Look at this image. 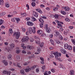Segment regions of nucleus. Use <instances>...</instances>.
Instances as JSON below:
<instances>
[{
	"mask_svg": "<svg viewBox=\"0 0 75 75\" xmlns=\"http://www.w3.org/2000/svg\"><path fill=\"white\" fill-rule=\"evenodd\" d=\"M29 40V38L28 36H25L22 39V42H25V41L27 42Z\"/></svg>",
	"mask_w": 75,
	"mask_h": 75,
	"instance_id": "nucleus-4",
	"label": "nucleus"
},
{
	"mask_svg": "<svg viewBox=\"0 0 75 75\" xmlns=\"http://www.w3.org/2000/svg\"><path fill=\"white\" fill-rule=\"evenodd\" d=\"M40 7L41 8H43V7H45V6L42 4H41L40 6Z\"/></svg>",
	"mask_w": 75,
	"mask_h": 75,
	"instance_id": "nucleus-42",
	"label": "nucleus"
},
{
	"mask_svg": "<svg viewBox=\"0 0 75 75\" xmlns=\"http://www.w3.org/2000/svg\"><path fill=\"white\" fill-rule=\"evenodd\" d=\"M4 3L3 0H0V6L2 4H3Z\"/></svg>",
	"mask_w": 75,
	"mask_h": 75,
	"instance_id": "nucleus-40",
	"label": "nucleus"
},
{
	"mask_svg": "<svg viewBox=\"0 0 75 75\" xmlns=\"http://www.w3.org/2000/svg\"><path fill=\"white\" fill-rule=\"evenodd\" d=\"M64 47H68V44L67 43L65 44H64Z\"/></svg>",
	"mask_w": 75,
	"mask_h": 75,
	"instance_id": "nucleus-47",
	"label": "nucleus"
},
{
	"mask_svg": "<svg viewBox=\"0 0 75 75\" xmlns=\"http://www.w3.org/2000/svg\"><path fill=\"white\" fill-rule=\"evenodd\" d=\"M21 15L23 17H26V16L27 15V14L25 13H22L21 14Z\"/></svg>",
	"mask_w": 75,
	"mask_h": 75,
	"instance_id": "nucleus-35",
	"label": "nucleus"
},
{
	"mask_svg": "<svg viewBox=\"0 0 75 75\" xmlns=\"http://www.w3.org/2000/svg\"><path fill=\"white\" fill-rule=\"evenodd\" d=\"M64 10L67 11H69L70 10V8H69V7L68 6H65L64 8Z\"/></svg>",
	"mask_w": 75,
	"mask_h": 75,
	"instance_id": "nucleus-16",
	"label": "nucleus"
},
{
	"mask_svg": "<svg viewBox=\"0 0 75 75\" xmlns=\"http://www.w3.org/2000/svg\"><path fill=\"white\" fill-rule=\"evenodd\" d=\"M59 67L60 68H63V65L61 64H60L59 66Z\"/></svg>",
	"mask_w": 75,
	"mask_h": 75,
	"instance_id": "nucleus-43",
	"label": "nucleus"
},
{
	"mask_svg": "<svg viewBox=\"0 0 75 75\" xmlns=\"http://www.w3.org/2000/svg\"><path fill=\"white\" fill-rule=\"evenodd\" d=\"M60 12L62 14H63V15H66V12L64 11H63L62 10Z\"/></svg>",
	"mask_w": 75,
	"mask_h": 75,
	"instance_id": "nucleus-17",
	"label": "nucleus"
},
{
	"mask_svg": "<svg viewBox=\"0 0 75 75\" xmlns=\"http://www.w3.org/2000/svg\"><path fill=\"white\" fill-rule=\"evenodd\" d=\"M6 14V13L5 12H3L0 14V15L1 16H4Z\"/></svg>",
	"mask_w": 75,
	"mask_h": 75,
	"instance_id": "nucleus-37",
	"label": "nucleus"
},
{
	"mask_svg": "<svg viewBox=\"0 0 75 75\" xmlns=\"http://www.w3.org/2000/svg\"><path fill=\"white\" fill-rule=\"evenodd\" d=\"M37 20H36V18L34 17H32V19L31 20V21H33V22L34 21H36Z\"/></svg>",
	"mask_w": 75,
	"mask_h": 75,
	"instance_id": "nucleus-23",
	"label": "nucleus"
},
{
	"mask_svg": "<svg viewBox=\"0 0 75 75\" xmlns=\"http://www.w3.org/2000/svg\"><path fill=\"white\" fill-rule=\"evenodd\" d=\"M37 33L41 35L40 37H44L46 35V34L43 32V31L41 30H38L37 31Z\"/></svg>",
	"mask_w": 75,
	"mask_h": 75,
	"instance_id": "nucleus-2",
	"label": "nucleus"
},
{
	"mask_svg": "<svg viewBox=\"0 0 75 75\" xmlns=\"http://www.w3.org/2000/svg\"><path fill=\"white\" fill-rule=\"evenodd\" d=\"M13 33V30H12V29L10 28L9 29V34H11Z\"/></svg>",
	"mask_w": 75,
	"mask_h": 75,
	"instance_id": "nucleus-21",
	"label": "nucleus"
},
{
	"mask_svg": "<svg viewBox=\"0 0 75 75\" xmlns=\"http://www.w3.org/2000/svg\"><path fill=\"white\" fill-rule=\"evenodd\" d=\"M24 43H22L21 44V47H26V46H24Z\"/></svg>",
	"mask_w": 75,
	"mask_h": 75,
	"instance_id": "nucleus-59",
	"label": "nucleus"
},
{
	"mask_svg": "<svg viewBox=\"0 0 75 75\" xmlns=\"http://www.w3.org/2000/svg\"><path fill=\"white\" fill-rule=\"evenodd\" d=\"M43 25H44V24H43V23H40V28H42L43 27Z\"/></svg>",
	"mask_w": 75,
	"mask_h": 75,
	"instance_id": "nucleus-36",
	"label": "nucleus"
},
{
	"mask_svg": "<svg viewBox=\"0 0 75 75\" xmlns=\"http://www.w3.org/2000/svg\"><path fill=\"white\" fill-rule=\"evenodd\" d=\"M35 3L34 2H32L31 4V5L33 7H34L35 6Z\"/></svg>",
	"mask_w": 75,
	"mask_h": 75,
	"instance_id": "nucleus-28",
	"label": "nucleus"
},
{
	"mask_svg": "<svg viewBox=\"0 0 75 75\" xmlns=\"http://www.w3.org/2000/svg\"><path fill=\"white\" fill-rule=\"evenodd\" d=\"M16 58L17 59H20V56H18V55L16 56Z\"/></svg>",
	"mask_w": 75,
	"mask_h": 75,
	"instance_id": "nucleus-61",
	"label": "nucleus"
},
{
	"mask_svg": "<svg viewBox=\"0 0 75 75\" xmlns=\"http://www.w3.org/2000/svg\"><path fill=\"white\" fill-rule=\"evenodd\" d=\"M60 51L62 53L64 54H67V52L65 50L62 49L60 50Z\"/></svg>",
	"mask_w": 75,
	"mask_h": 75,
	"instance_id": "nucleus-9",
	"label": "nucleus"
},
{
	"mask_svg": "<svg viewBox=\"0 0 75 75\" xmlns=\"http://www.w3.org/2000/svg\"><path fill=\"white\" fill-rule=\"evenodd\" d=\"M30 20V18H26L25 19V20L26 21H28L29 20Z\"/></svg>",
	"mask_w": 75,
	"mask_h": 75,
	"instance_id": "nucleus-53",
	"label": "nucleus"
},
{
	"mask_svg": "<svg viewBox=\"0 0 75 75\" xmlns=\"http://www.w3.org/2000/svg\"><path fill=\"white\" fill-rule=\"evenodd\" d=\"M44 42H42L40 45V47H44Z\"/></svg>",
	"mask_w": 75,
	"mask_h": 75,
	"instance_id": "nucleus-32",
	"label": "nucleus"
},
{
	"mask_svg": "<svg viewBox=\"0 0 75 75\" xmlns=\"http://www.w3.org/2000/svg\"><path fill=\"white\" fill-rule=\"evenodd\" d=\"M40 59L41 61H41V63H42V64H44V58L42 57H40Z\"/></svg>",
	"mask_w": 75,
	"mask_h": 75,
	"instance_id": "nucleus-18",
	"label": "nucleus"
},
{
	"mask_svg": "<svg viewBox=\"0 0 75 75\" xmlns=\"http://www.w3.org/2000/svg\"><path fill=\"white\" fill-rule=\"evenodd\" d=\"M38 52H40L41 51V49L40 48V47H38Z\"/></svg>",
	"mask_w": 75,
	"mask_h": 75,
	"instance_id": "nucleus-45",
	"label": "nucleus"
},
{
	"mask_svg": "<svg viewBox=\"0 0 75 75\" xmlns=\"http://www.w3.org/2000/svg\"><path fill=\"white\" fill-rule=\"evenodd\" d=\"M20 32H15L13 33V35H16V39H18V38H19V37H20Z\"/></svg>",
	"mask_w": 75,
	"mask_h": 75,
	"instance_id": "nucleus-3",
	"label": "nucleus"
},
{
	"mask_svg": "<svg viewBox=\"0 0 75 75\" xmlns=\"http://www.w3.org/2000/svg\"><path fill=\"white\" fill-rule=\"evenodd\" d=\"M20 52V50H17L16 52V53L17 54H19Z\"/></svg>",
	"mask_w": 75,
	"mask_h": 75,
	"instance_id": "nucleus-48",
	"label": "nucleus"
},
{
	"mask_svg": "<svg viewBox=\"0 0 75 75\" xmlns=\"http://www.w3.org/2000/svg\"><path fill=\"white\" fill-rule=\"evenodd\" d=\"M74 73V70H71L70 71V75H73Z\"/></svg>",
	"mask_w": 75,
	"mask_h": 75,
	"instance_id": "nucleus-26",
	"label": "nucleus"
},
{
	"mask_svg": "<svg viewBox=\"0 0 75 75\" xmlns=\"http://www.w3.org/2000/svg\"><path fill=\"white\" fill-rule=\"evenodd\" d=\"M72 41L73 44H74V45H75V40H72Z\"/></svg>",
	"mask_w": 75,
	"mask_h": 75,
	"instance_id": "nucleus-51",
	"label": "nucleus"
},
{
	"mask_svg": "<svg viewBox=\"0 0 75 75\" xmlns=\"http://www.w3.org/2000/svg\"><path fill=\"white\" fill-rule=\"evenodd\" d=\"M55 56L56 55H58V52H54V54Z\"/></svg>",
	"mask_w": 75,
	"mask_h": 75,
	"instance_id": "nucleus-41",
	"label": "nucleus"
},
{
	"mask_svg": "<svg viewBox=\"0 0 75 75\" xmlns=\"http://www.w3.org/2000/svg\"><path fill=\"white\" fill-rule=\"evenodd\" d=\"M6 49L8 50V52H9V51H11V49H9V47L6 48Z\"/></svg>",
	"mask_w": 75,
	"mask_h": 75,
	"instance_id": "nucleus-50",
	"label": "nucleus"
},
{
	"mask_svg": "<svg viewBox=\"0 0 75 75\" xmlns=\"http://www.w3.org/2000/svg\"><path fill=\"white\" fill-rule=\"evenodd\" d=\"M48 24H45V27H44V28L45 30H46V29H47V28H49L48 27Z\"/></svg>",
	"mask_w": 75,
	"mask_h": 75,
	"instance_id": "nucleus-30",
	"label": "nucleus"
},
{
	"mask_svg": "<svg viewBox=\"0 0 75 75\" xmlns=\"http://www.w3.org/2000/svg\"><path fill=\"white\" fill-rule=\"evenodd\" d=\"M5 6L6 7H10V5H9V4L8 3H6L5 4Z\"/></svg>",
	"mask_w": 75,
	"mask_h": 75,
	"instance_id": "nucleus-33",
	"label": "nucleus"
},
{
	"mask_svg": "<svg viewBox=\"0 0 75 75\" xmlns=\"http://www.w3.org/2000/svg\"><path fill=\"white\" fill-rule=\"evenodd\" d=\"M65 20L66 21H67V22H69V21H70V20L69 19L67 18H65Z\"/></svg>",
	"mask_w": 75,
	"mask_h": 75,
	"instance_id": "nucleus-31",
	"label": "nucleus"
},
{
	"mask_svg": "<svg viewBox=\"0 0 75 75\" xmlns=\"http://www.w3.org/2000/svg\"><path fill=\"white\" fill-rule=\"evenodd\" d=\"M50 58H54V56L52 54H51L50 55Z\"/></svg>",
	"mask_w": 75,
	"mask_h": 75,
	"instance_id": "nucleus-62",
	"label": "nucleus"
},
{
	"mask_svg": "<svg viewBox=\"0 0 75 75\" xmlns=\"http://www.w3.org/2000/svg\"><path fill=\"white\" fill-rule=\"evenodd\" d=\"M22 31H23V32L24 33L25 31V28H23L22 30Z\"/></svg>",
	"mask_w": 75,
	"mask_h": 75,
	"instance_id": "nucleus-58",
	"label": "nucleus"
},
{
	"mask_svg": "<svg viewBox=\"0 0 75 75\" xmlns=\"http://www.w3.org/2000/svg\"><path fill=\"white\" fill-rule=\"evenodd\" d=\"M22 53H23V54H26V51H25V50H23L22 51Z\"/></svg>",
	"mask_w": 75,
	"mask_h": 75,
	"instance_id": "nucleus-55",
	"label": "nucleus"
},
{
	"mask_svg": "<svg viewBox=\"0 0 75 75\" xmlns=\"http://www.w3.org/2000/svg\"><path fill=\"white\" fill-rule=\"evenodd\" d=\"M50 42H51L52 44V45H54V41H53V40H52L50 39Z\"/></svg>",
	"mask_w": 75,
	"mask_h": 75,
	"instance_id": "nucleus-38",
	"label": "nucleus"
},
{
	"mask_svg": "<svg viewBox=\"0 0 75 75\" xmlns=\"http://www.w3.org/2000/svg\"><path fill=\"white\" fill-rule=\"evenodd\" d=\"M55 57L57 60H58V61H61V59L59 58L58 55H56L55 56Z\"/></svg>",
	"mask_w": 75,
	"mask_h": 75,
	"instance_id": "nucleus-11",
	"label": "nucleus"
},
{
	"mask_svg": "<svg viewBox=\"0 0 75 75\" xmlns=\"http://www.w3.org/2000/svg\"><path fill=\"white\" fill-rule=\"evenodd\" d=\"M46 30L47 33H50L51 29H50V28H47V29H46Z\"/></svg>",
	"mask_w": 75,
	"mask_h": 75,
	"instance_id": "nucleus-19",
	"label": "nucleus"
},
{
	"mask_svg": "<svg viewBox=\"0 0 75 75\" xmlns=\"http://www.w3.org/2000/svg\"><path fill=\"white\" fill-rule=\"evenodd\" d=\"M54 53H55V52H54V51H52L51 52V55H53V54L54 55Z\"/></svg>",
	"mask_w": 75,
	"mask_h": 75,
	"instance_id": "nucleus-54",
	"label": "nucleus"
},
{
	"mask_svg": "<svg viewBox=\"0 0 75 75\" xmlns=\"http://www.w3.org/2000/svg\"><path fill=\"white\" fill-rule=\"evenodd\" d=\"M59 33L58 32V31H56L55 33L54 36L57 37V36H59Z\"/></svg>",
	"mask_w": 75,
	"mask_h": 75,
	"instance_id": "nucleus-14",
	"label": "nucleus"
},
{
	"mask_svg": "<svg viewBox=\"0 0 75 75\" xmlns=\"http://www.w3.org/2000/svg\"><path fill=\"white\" fill-rule=\"evenodd\" d=\"M56 42L57 44H61V42L59 40H57Z\"/></svg>",
	"mask_w": 75,
	"mask_h": 75,
	"instance_id": "nucleus-60",
	"label": "nucleus"
},
{
	"mask_svg": "<svg viewBox=\"0 0 75 75\" xmlns=\"http://www.w3.org/2000/svg\"><path fill=\"white\" fill-rule=\"evenodd\" d=\"M31 70V68H30L29 67H27L26 69H25V72H29V71H30Z\"/></svg>",
	"mask_w": 75,
	"mask_h": 75,
	"instance_id": "nucleus-10",
	"label": "nucleus"
},
{
	"mask_svg": "<svg viewBox=\"0 0 75 75\" xmlns=\"http://www.w3.org/2000/svg\"><path fill=\"white\" fill-rule=\"evenodd\" d=\"M36 10L38 12H39V13H40V14H42V11L41 10V9H40V8H38V9H36Z\"/></svg>",
	"mask_w": 75,
	"mask_h": 75,
	"instance_id": "nucleus-12",
	"label": "nucleus"
},
{
	"mask_svg": "<svg viewBox=\"0 0 75 75\" xmlns=\"http://www.w3.org/2000/svg\"><path fill=\"white\" fill-rule=\"evenodd\" d=\"M59 37V39H60L61 40H63V38H62V37L61 35H60Z\"/></svg>",
	"mask_w": 75,
	"mask_h": 75,
	"instance_id": "nucleus-44",
	"label": "nucleus"
},
{
	"mask_svg": "<svg viewBox=\"0 0 75 75\" xmlns=\"http://www.w3.org/2000/svg\"><path fill=\"white\" fill-rule=\"evenodd\" d=\"M36 68V66L35 65V66H33V67H31V69H34V68Z\"/></svg>",
	"mask_w": 75,
	"mask_h": 75,
	"instance_id": "nucleus-52",
	"label": "nucleus"
},
{
	"mask_svg": "<svg viewBox=\"0 0 75 75\" xmlns=\"http://www.w3.org/2000/svg\"><path fill=\"white\" fill-rule=\"evenodd\" d=\"M49 37L50 38H52V37H53V35L52 34H50Z\"/></svg>",
	"mask_w": 75,
	"mask_h": 75,
	"instance_id": "nucleus-56",
	"label": "nucleus"
},
{
	"mask_svg": "<svg viewBox=\"0 0 75 75\" xmlns=\"http://www.w3.org/2000/svg\"><path fill=\"white\" fill-rule=\"evenodd\" d=\"M2 62L4 64V65L5 66H7L8 65V63L7 62V61L5 60H4L2 61Z\"/></svg>",
	"mask_w": 75,
	"mask_h": 75,
	"instance_id": "nucleus-13",
	"label": "nucleus"
},
{
	"mask_svg": "<svg viewBox=\"0 0 75 75\" xmlns=\"http://www.w3.org/2000/svg\"><path fill=\"white\" fill-rule=\"evenodd\" d=\"M33 14L35 17H37L38 16V13L37 12H33Z\"/></svg>",
	"mask_w": 75,
	"mask_h": 75,
	"instance_id": "nucleus-7",
	"label": "nucleus"
},
{
	"mask_svg": "<svg viewBox=\"0 0 75 75\" xmlns=\"http://www.w3.org/2000/svg\"><path fill=\"white\" fill-rule=\"evenodd\" d=\"M34 38L35 40V41L37 44L39 45L40 44V38L38 37V36H34Z\"/></svg>",
	"mask_w": 75,
	"mask_h": 75,
	"instance_id": "nucleus-1",
	"label": "nucleus"
},
{
	"mask_svg": "<svg viewBox=\"0 0 75 75\" xmlns=\"http://www.w3.org/2000/svg\"><path fill=\"white\" fill-rule=\"evenodd\" d=\"M29 32L30 34H31L33 33V28H29Z\"/></svg>",
	"mask_w": 75,
	"mask_h": 75,
	"instance_id": "nucleus-15",
	"label": "nucleus"
},
{
	"mask_svg": "<svg viewBox=\"0 0 75 75\" xmlns=\"http://www.w3.org/2000/svg\"><path fill=\"white\" fill-rule=\"evenodd\" d=\"M12 57V55L11 54H9L8 56V58L9 59H11Z\"/></svg>",
	"mask_w": 75,
	"mask_h": 75,
	"instance_id": "nucleus-22",
	"label": "nucleus"
},
{
	"mask_svg": "<svg viewBox=\"0 0 75 75\" xmlns=\"http://www.w3.org/2000/svg\"><path fill=\"white\" fill-rule=\"evenodd\" d=\"M44 75H48V74H47V71H46L45 72Z\"/></svg>",
	"mask_w": 75,
	"mask_h": 75,
	"instance_id": "nucleus-64",
	"label": "nucleus"
},
{
	"mask_svg": "<svg viewBox=\"0 0 75 75\" xmlns=\"http://www.w3.org/2000/svg\"><path fill=\"white\" fill-rule=\"evenodd\" d=\"M4 21L2 19H0V25H1L3 23Z\"/></svg>",
	"mask_w": 75,
	"mask_h": 75,
	"instance_id": "nucleus-29",
	"label": "nucleus"
},
{
	"mask_svg": "<svg viewBox=\"0 0 75 75\" xmlns=\"http://www.w3.org/2000/svg\"><path fill=\"white\" fill-rule=\"evenodd\" d=\"M21 73L22 75H24V71L23 70H21Z\"/></svg>",
	"mask_w": 75,
	"mask_h": 75,
	"instance_id": "nucleus-34",
	"label": "nucleus"
},
{
	"mask_svg": "<svg viewBox=\"0 0 75 75\" xmlns=\"http://www.w3.org/2000/svg\"><path fill=\"white\" fill-rule=\"evenodd\" d=\"M11 47H14V44L12 43L10 45Z\"/></svg>",
	"mask_w": 75,
	"mask_h": 75,
	"instance_id": "nucleus-46",
	"label": "nucleus"
},
{
	"mask_svg": "<svg viewBox=\"0 0 75 75\" xmlns=\"http://www.w3.org/2000/svg\"><path fill=\"white\" fill-rule=\"evenodd\" d=\"M39 21L41 23H44V20L43 19L41 18H40L39 20Z\"/></svg>",
	"mask_w": 75,
	"mask_h": 75,
	"instance_id": "nucleus-24",
	"label": "nucleus"
},
{
	"mask_svg": "<svg viewBox=\"0 0 75 75\" xmlns=\"http://www.w3.org/2000/svg\"><path fill=\"white\" fill-rule=\"evenodd\" d=\"M15 18V19L16 20V23H18L19 21H20V19L19 18Z\"/></svg>",
	"mask_w": 75,
	"mask_h": 75,
	"instance_id": "nucleus-20",
	"label": "nucleus"
},
{
	"mask_svg": "<svg viewBox=\"0 0 75 75\" xmlns=\"http://www.w3.org/2000/svg\"><path fill=\"white\" fill-rule=\"evenodd\" d=\"M26 6L28 8L27 9V10H29V9L30 8H29V5L28 4H27L26 5Z\"/></svg>",
	"mask_w": 75,
	"mask_h": 75,
	"instance_id": "nucleus-57",
	"label": "nucleus"
},
{
	"mask_svg": "<svg viewBox=\"0 0 75 75\" xmlns=\"http://www.w3.org/2000/svg\"><path fill=\"white\" fill-rule=\"evenodd\" d=\"M51 71L52 72H53V73L55 72V70L54 69H51Z\"/></svg>",
	"mask_w": 75,
	"mask_h": 75,
	"instance_id": "nucleus-63",
	"label": "nucleus"
},
{
	"mask_svg": "<svg viewBox=\"0 0 75 75\" xmlns=\"http://www.w3.org/2000/svg\"><path fill=\"white\" fill-rule=\"evenodd\" d=\"M5 28H6V27H5V26L4 25H2V26L1 27V29H4Z\"/></svg>",
	"mask_w": 75,
	"mask_h": 75,
	"instance_id": "nucleus-49",
	"label": "nucleus"
},
{
	"mask_svg": "<svg viewBox=\"0 0 75 75\" xmlns=\"http://www.w3.org/2000/svg\"><path fill=\"white\" fill-rule=\"evenodd\" d=\"M3 73V74H7V75H10V73L9 72H8V71L6 70L4 71Z\"/></svg>",
	"mask_w": 75,
	"mask_h": 75,
	"instance_id": "nucleus-8",
	"label": "nucleus"
},
{
	"mask_svg": "<svg viewBox=\"0 0 75 75\" xmlns=\"http://www.w3.org/2000/svg\"><path fill=\"white\" fill-rule=\"evenodd\" d=\"M55 21L57 23H58V27H62V25L59 23V21H58V20H56Z\"/></svg>",
	"mask_w": 75,
	"mask_h": 75,
	"instance_id": "nucleus-6",
	"label": "nucleus"
},
{
	"mask_svg": "<svg viewBox=\"0 0 75 75\" xmlns=\"http://www.w3.org/2000/svg\"><path fill=\"white\" fill-rule=\"evenodd\" d=\"M69 47H64V48L65 49H68V50H71L72 49V47H70V48H71L70 49H69Z\"/></svg>",
	"mask_w": 75,
	"mask_h": 75,
	"instance_id": "nucleus-39",
	"label": "nucleus"
},
{
	"mask_svg": "<svg viewBox=\"0 0 75 75\" xmlns=\"http://www.w3.org/2000/svg\"><path fill=\"white\" fill-rule=\"evenodd\" d=\"M54 17L55 18L57 19L58 18V17H59V15H58L56 14L54 15Z\"/></svg>",
	"mask_w": 75,
	"mask_h": 75,
	"instance_id": "nucleus-25",
	"label": "nucleus"
},
{
	"mask_svg": "<svg viewBox=\"0 0 75 75\" xmlns=\"http://www.w3.org/2000/svg\"><path fill=\"white\" fill-rule=\"evenodd\" d=\"M53 11H56L58 10V8H57V7H54V8H53Z\"/></svg>",
	"mask_w": 75,
	"mask_h": 75,
	"instance_id": "nucleus-27",
	"label": "nucleus"
},
{
	"mask_svg": "<svg viewBox=\"0 0 75 75\" xmlns=\"http://www.w3.org/2000/svg\"><path fill=\"white\" fill-rule=\"evenodd\" d=\"M27 24L29 26H33L34 25V23L28 21L27 23Z\"/></svg>",
	"mask_w": 75,
	"mask_h": 75,
	"instance_id": "nucleus-5",
	"label": "nucleus"
}]
</instances>
